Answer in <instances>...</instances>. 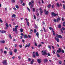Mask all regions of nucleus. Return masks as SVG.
Here are the masks:
<instances>
[{"label": "nucleus", "instance_id": "f257e3e1", "mask_svg": "<svg viewBox=\"0 0 65 65\" xmlns=\"http://www.w3.org/2000/svg\"><path fill=\"white\" fill-rule=\"evenodd\" d=\"M52 16L53 17H56V15H58V14H56L54 12H52L51 13Z\"/></svg>", "mask_w": 65, "mask_h": 65}, {"label": "nucleus", "instance_id": "f03ea898", "mask_svg": "<svg viewBox=\"0 0 65 65\" xmlns=\"http://www.w3.org/2000/svg\"><path fill=\"white\" fill-rule=\"evenodd\" d=\"M56 37L58 38H62V37L61 35H58L57 34L56 35Z\"/></svg>", "mask_w": 65, "mask_h": 65}, {"label": "nucleus", "instance_id": "7ed1b4c3", "mask_svg": "<svg viewBox=\"0 0 65 65\" xmlns=\"http://www.w3.org/2000/svg\"><path fill=\"white\" fill-rule=\"evenodd\" d=\"M3 64H4L5 65H7V62H6V61L5 60H4V61L2 62Z\"/></svg>", "mask_w": 65, "mask_h": 65}, {"label": "nucleus", "instance_id": "20e7f679", "mask_svg": "<svg viewBox=\"0 0 65 65\" xmlns=\"http://www.w3.org/2000/svg\"><path fill=\"white\" fill-rule=\"evenodd\" d=\"M37 61L38 63H40L41 62V59H37Z\"/></svg>", "mask_w": 65, "mask_h": 65}, {"label": "nucleus", "instance_id": "39448f33", "mask_svg": "<svg viewBox=\"0 0 65 65\" xmlns=\"http://www.w3.org/2000/svg\"><path fill=\"white\" fill-rule=\"evenodd\" d=\"M39 9L40 11L41 14L42 13H43V10L41 9V8H40Z\"/></svg>", "mask_w": 65, "mask_h": 65}, {"label": "nucleus", "instance_id": "423d86ee", "mask_svg": "<svg viewBox=\"0 0 65 65\" xmlns=\"http://www.w3.org/2000/svg\"><path fill=\"white\" fill-rule=\"evenodd\" d=\"M57 37H55V40H56L57 41V42H59V41H60V40L58 38H56Z\"/></svg>", "mask_w": 65, "mask_h": 65}, {"label": "nucleus", "instance_id": "0eeeda50", "mask_svg": "<svg viewBox=\"0 0 65 65\" xmlns=\"http://www.w3.org/2000/svg\"><path fill=\"white\" fill-rule=\"evenodd\" d=\"M44 11L45 12V14L47 15V14H48V11H46V10L45 9L44 10Z\"/></svg>", "mask_w": 65, "mask_h": 65}, {"label": "nucleus", "instance_id": "6e6552de", "mask_svg": "<svg viewBox=\"0 0 65 65\" xmlns=\"http://www.w3.org/2000/svg\"><path fill=\"white\" fill-rule=\"evenodd\" d=\"M30 46V43L28 44V45L26 44L25 46V48H26L27 47H29Z\"/></svg>", "mask_w": 65, "mask_h": 65}, {"label": "nucleus", "instance_id": "1a4fd4ad", "mask_svg": "<svg viewBox=\"0 0 65 65\" xmlns=\"http://www.w3.org/2000/svg\"><path fill=\"white\" fill-rule=\"evenodd\" d=\"M24 37H23V38L25 39V38H28V36L26 35H24Z\"/></svg>", "mask_w": 65, "mask_h": 65}, {"label": "nucleus", "instance_id": "9d476101", "mask_svg": "<svg viewBox=\"0 0 65 65\" xmlns=\"http://www.w3.org/2000/svg\"><path fill=\"white\" fill-rule=\"evenodd\" d=\"M42 55H47L46 53V52L45 51H44V52L42 53Z\"/></svg>", "mask_w": 65, "mask_h": 65}, {"label": "nucleus", "instance_id": "9b49d317", "mask_svg": "<svg viewBox=\"0 0 65 65\" xmlns=\"http://www.w3.org/2000/svg\"><path fill=\"white\" fill-rule=\"evenodd\" d=\"M6 31L5 30H2L1 33H6Z\"/></svg>", "mask_w": 65, "mask_h": 65}, {"label": "nucleus", "instance_id": "f8f14e48", "mask_svg": "<svg viewBox=\"0 0 65 65\" xmlns=\"http://www.w3.org/2000/svg\"><path fill=\"white\" fill-rule=\"evenodd\" d=\"M36 55L37 57H38V56H39V55H38V52H36Z\"/></svg>", "mask_w": 65, "mask_h": 65}, {"label": "nucleus", "instance_id": "ddd939ff", "mask_svg": "<svg viewBox=\"0 0 65 65\" xmlns=\"http://www.w3.org/2000/svg\"><path fill=\"white\" fill-rule=\"evenodd\" d=\"M33 62H34V60L33 59L32 60V61L30 62V64H33Z\"/></svg>", "mask_w": 65, "mask_h": 65}, {"label": "nucleus", "instance_id": "4468645a", "mask_svg": "<svg viewBox=\"0 0 65 65\" xmlns=\"http://www.w3.org/2000/svg\"><path fill=\"white\" fill-rule=\"evenodd\" d=\"M5 41L4 40L1 41V43H5Z\"/></svg>", "mask_w": 65, "mask_h": 65}, {"label": "nucleus", "instance_id": "2eb2a0df", "mask_svg": "<svg viewBox=\"0 0 65 65\" xmlns=\"http://www.w3.org/2000/svg\"><path fill=\"white\" fill-rule=\"evenodd\" d=\"M61 25L59 24L58 25V28H61Z\"/></svg>", "mask_w": 65, "mask_h": 65}, {"label": "nucleus", "instance_id": "dca6fc26", "mask_svg": "<svg viewBox=\"0 0 65 65\" xmlns=\"http://www.w3.org/2000/svg\"><path fill=\"white\" fill-rule=\"evenodd\" d=\"M32 5V3H31V2H29V3H28V5L29 6H30V5Z\"/></svg>", "mask_w": 65, "mask_h": 65}, {"label": "nucleus", "instance_id": "f3484780", "mask_svg": "<svg viewBox=\"0 0 65 65\" xmlns=\"http://www.w3.org/2000/svg\"><path fill=\"white\" fill-rule=\"evenodd\" d=\"M20 30L21 32H23V29L21 28Z\"/></svg>", "mask_w": 65, "mask_h": 65}, {"label": "nucleus", "instance_id": "a211bd4d", "mask_svg": "<svg viewBox=\"0 0 65 65\" xmlns=\"http://www.w3.org/2000/svg\"><path fill=\"white\" fill-rule=\"evenodd\" d=\"M12 18H13V17H14V18H15V15L14 14H13L12 15Z\"/></svg>", "mask_w": 65, "mask_h": 65}, {"label": "nucleus", "instance_id": "6ab92c4d", "mask_svg": "<svg viewBox=\"0 0 65 65\" xmlns=\"http://www.w3.org/2000/svg\"><path fill=\"white\" fill-rule=\"evenodd\" d=\"M57 5L58 7H60V5L58 3H57L56 4Z\"/></svg>", "mask_w": 65, "mask_h": 65}, {"label": "nucleus", "instance_id": "aec40b11", "mask_svg": "<svg viewBox=\"0 0 65 65\" xmlns=\"http://www.w3.org/2000/svg\"><path fill=\"white\" fill-rule=\"evenodd\" d=\"M6 27H7V28H8L9 27L8 26V25L7 23H6Z\"/></svg>", "mask_w": 65, "mask_h": 65}, {"label": "nucleus", "instance_id": "412c9836", "mask_svg": "<svg viewBox=\"0 0 65 65\" xmlns=\"http://www.w3.org/2000/svg\"><path fill=\"white\" fill-rule=\"evenodd\" d=\"M9 36L10 38V39H11L12 38V37H11V35H9Z\"/></svg>", "mask_w": 65, "mask_h": 65}, {"label": "nucleus", "instance_id": "4be33fe9", "mask_svg": "<svg viewBox=\"0 0 65 65\" xmlns=\"http://www.w3.org/2000/svg\"><path fill=\"white\" fill-rule=\"evenodd\" d=\"M59 63L60 64H62V61L60 60H59Z\"/></svg>", "mask_w": 65, "mask_h": 65}, {"label": "nucleus", "instance_id": "5701e85b", "mask_svg": "<svg viewBox=\"0 0 65 65\" xmlns=\"http://www.w3.org/2000/svg\"><path fill=\"white\" fill-rule=\"evenodd\" d=\"M36 35L37 37H38V36H39V34H38V32H37L36 33Z\"/></svg>", "mask_w": 65, "mask_h": 65}, {"label": "nucleus", "instance_id": "b1692460", "mask_svg": "<svg viewBox=\"0 0 65 65\" xmlns=\"http://www.w3.org/2000/svg\"><path fill=\"white\" fill-rule=\"evenodd\" d=\"M59 51L60 52H62V50L60 48H59Z\"/></svg>", "mask_w": 65, "mask_h": 65}, {"label": "nucleus", "instance_id": "393cba45", "mask_svg": "<svg viewBox=\"0 0 65 65\" xmlns=\"http://www.w3.org/2000/svg\"><path fill=\"white\" fill-rule=\"evenodd\" d=\"M63 8L64 9H65V5L64 4L63 5Z\"/></svg>", "mask_w": 65, "mask_h": 65}, {"label": "nucleus", "instance_id": "a878e982", "mask_svg": "<svg viewBox=\"0 0 65 65\" xmlns=\"http://www.w3.org/2000/svg\"><path fill=\"white\" fill-rule=\"evenodd\" d=\"M43 29H44V32H46V30H45V28H44V27H43Z\"/></svg>", "mask_w": 65, "mask_h": 65}, {"label": "nucleus", "instance_id": "bb28decb", "mask_svg": "<svg viewBox=\"0 0 65 65\" xmlns=\"http://www.w3.org/2000/svg\"><path fill=\"white\" fill-rule=\"evenodd\" d=\"M27 26H29V23L28 22H27Z\"/></svg>", "mask_w": 65, "mask_h": 65}, {"label": "nucleus", "instance_id": "cd10ccee", "mask_svg": "<svg viewBox=\"0 0 65 65\" xmlns=\"http://www.w3.org/2000/svg\"><path fill=\"white\" fill-rule=\"evenodd\" d=\"M28 61H29V62H30V61H31V59L30 58H29L28 59Z\"/></svg>", "mask_w": 65, "mask_h": 65}, {"label": "nucleus", "instance_id": "c85d7f7f", "mask_svg": "<svg viewBox=\"0 0 65 65\" xmlns=\"http://www.w3.org/2000/svg\"><path fill=\"white\" fill-rule=\"evenodd\" d=\"M51 5L49 4L48 6L47 7H48V8H50V7H51Z\"/></svg>", "mask_w": 65, "mask_h": 65}, {"label": "nucleus", "instance_id": "c756f323", "mask_svg": "<svg viewBox=\"0 0 65 65\" xmlns=\"http://www.w3.org/2000/svg\"><path fill=\"white\" fill-rule=\"evenodd\" d=\"M0 22L1 23H2L3 22V21H2V20L1 19H0Z\"/></svg>", "mask_w": 65, "mask_h": 65}, {"label": "nucleus", "instance_id": "7c9ffc66", "mask_svg": "<svg viewBox=\"0 0 65 65\" xmlns=\"http://www.w3.org/2000/svg\"><path fill=\"white\" fill-rule=\"evenodd\" d=\"M12 3H14L15 2V1L14 0H11Z\"/></svg>", "mask_w": 65, "mask_h": 65}, {"label": "nucleus", "instance_id": "2f4dec72", "mask_svg": "<svg viewBox=\"0 0 65 65\" xmlns=\"http://www.w3.org/2000/svg\"><path fill=\"white\" fill-rule=\"evenodd\" d=\"M15 53H17V49H15L14 50Z\"/></svg>", "mask_w": 65, "mask_h": 65}, {"label": "nucleus", "instance_id": "473e14b6", "mask_svg": "<svg viewBox=\"0 0 65 65\" xmlns=\"http://www.w3.org/2000/svg\"><path fill=\"white\" fill-rule=\"evenodd\" d=\"M44 62H47V59H44Z\"/></svg>", "mask_w": 65, "mask_h": 65}, {"label": "nucleus", "instance_id": "72a5a7b5", "mask_svg": "<svg viewBox=\"0 0 65 65\" xmlns=\"http://www.w3.org/2000/svg\"><path fill=\"white\" fill-rule=\"evenodd\" d=\"M15 7L16 8H17V9H18L19 8V6L18 5L16 6Z\"/></svg>", "mask_w": 65, "mask_h": 65}, {"label": "nucleus", "instance_id": "f704fd0d", "mask_svg": "<svg viewBox=\"0 0 65 65\" xmlns=\"http://www.w3.org/2000/svg\"><path fill=\"white\" fill-rule=\"evenodd\" d=\"M10 55H12V53L11 52H10Z\"/></svg>", "mask_w": 65, "mask_h": 65}, {"label": "nucleus", "instance_id": "c9c22d12", "mask_svg": "<svg viewBox=\"0 0 65 65\" xmlns=\"http://www.w3.org/2000/svg\"><path fill=\"white\" fill-rule=\"evenodd\" d=\"M19 46L20 48L22 47V45H19Z\"/></svg>", "mask_w": 65, "mask_h": 65}, {"label": "nucleus", "instance_id": "e433bc0d", "mask_svg": "<svg viewBox=\"0 0 65 65\" xmlns=\"http://www.w3.org/2000/svg\"><path fill=\"white\" fill-rule=\"evenodd\" d=\"M42 45L41 44H40L39 45H38V47H40V46H42Z\"/></svg>", "mask_w": 65, "mask_h": 65}, {"label": "nucleus", "instance_id": "4c0bfd02", "mask_svg": "<svg viewBox=\"0 0 65 65\" xmlns=\"http://www.w3.org/2000/svg\"><path fill=\"white\" fill-rule=\"evenodd\" d=\"M34 32L35 33H36V29H35L34 30Z\"/></svg>", "mask_w": 65, "mask_h": 65}, {"label": "nucleus", "instance_id": "58836bf2", "mask_svg": "<svg viewBox=\"0 0 65 65\" xmlns=\"http://www.w3.org/2000/svg\"><path fill=\"white\" fill-rule=\"evenodd\" d=\"M34 19H35V20H36V17H35V16L34 15Z\"/></svg>", "mask_w": 65, "mask_h": 65}, {"label": "nucleus", "instance_id": "ea45409f", "mask_svg": "<svg viewBox=\"0 0 65 65\" xmlns=\"http://www.w3.org/2000/svg\"><path fill=\"white\" fill-rule=\"evenodd\" d=\"M57 54V55L58 57H60V55H59L58 54Z\"/></svg>", "mask_w": 65, "mask_h": 65}, {"label": "nucleus", "instance_id": "a19ab883", "mask_svg": "<svg viewBox=\"0 0 65 65\" xmlns=\"http://www.w3.org/2000/svg\"><path fill=\"white\" fill-rule=\"evenodd\" d=\"M65 22H64L63 23V26H65Z\"/></svg>", "mask_w": 65, "mask_h": 65}, {"label": "nucleus", "instance_id": "79ce46f5", "mask_svg": "<svg viewBox=\"0 0 65 65\" xmlns=\"http://www.w3.org/2000/svg\"><path fill=\"white\" fill-rule=\"evenodd\" d=\"M27 8L28 9V11H29V12L30 11V9H29V8L28 7H27Z\"/></svg>", "mask_w": 65, "mask_h": 65}, {"label": "nucleus", "instance_id": "37998d69", "mask_svg": "<svg viewBox=\"0 0 65 65\" xmlns=\"http://www.w3.org/2000/svg\"><path fill=\"white\" fill-rule=\"evenodd\" d=\"M32 11L33 12L35 11V8H33V9L32 10Z\"/></svg>", "mask_w": 65, "mask_h": 65}, {"label": "nucleus", "instance_id": "c03bdc74", "mask_svg": "<svg viewBox=\"0 0 65 65\" xmlns=\"http://www.w3.org/2000/svg\"><path fill=\"white\" fill-rule=\"evenodd\" d=\"M15 28H18V27H19V26H18V25H17L15 26Z\"/></svg>", "mask_w": 65, "mask_h": 65}, {"label": "nucleus", "instance_id": "a18cd8bd", "mask_svg": "<svg viewBox=\"0 0 65 65\" xmlns=\"http://www.w3.org/2000/svg\"><path fill=\"white\" fill-rule=\"evenodd\" d=\"M31 2H32V3H33L34 2V1L33 0H32L31 1Z\"/></svg>", "mask_w": 65, "mask_h": 65}, {"label": "nucleus", "instance_id": "49530a36", "mask_svg": "<svg viewBox=\"0 0 65 65\" xmlns=\"http://www.w3.org/2000/svg\"><path fill=\"white\" fill-rule=\"evenodd\" d=\"M48 47L49 48H50L51 49V46H48Z\"/></svg>", "mask_w": 65, "mask_h": 65}, {"label": "nucleus", "instance_id": "de8ad7c7", "mask_svg": "<svg viewBox=\"0 0 65 65\" xmlns=\"http://www.w3.org/2000/svg\"><path fill=\"white\" fill-rule=\"evenodd\" d=\"M35 46H37V44H36V42H35Z\"/></svg>", "mask_w": 65, "mask_h": 65}, {"label": "nucleus", "instance_id": "09e8293b", "mask_svg": "<svg viewBox=\"0 0 65 65\" xmlns=\"http://www.w3.org/2000/svg\"><path fill=\"white\" fill-rule=\"evenodd\" d=\"M25 3H23L22 4V6H25Z\"/></svg>", "mask_w": 65, "mask_h": 65}, {"label": "nucleus", "instance_id": "8fccbe9b", "mask_svg": "<svg viewBox=\"0 0 65 65\" xmlns=\"http://www.w3.org/2000/svg\"><path fill=\"white\" fill-rule=\"evenodd\" d=\"M54 21L55 23H56V19H55L54 20Z\"/></svg>", "mask_w": 65, "mask_h": 65}, {"label": "nucleus", "instance_id": "3c124183", "mask_svg": "<svg viewBox=\"0 0 65 65\" xmlns=\"http://www.w3.org/2000/svg\"><path fill=\"white\" fill-rule=\"evenodd\" d=\"M48 56H51V55L50 53H48Z\"/></svg>", "mask_w": 65, "mask_h": 65}, {"label": "nucleus", "instance_id": "603ef678", "mask_svg": "<svg viewBox=\"0 0 65 65\" xmlns=\"http://www.w3.org/2000/svg\"><path fill=\"white\" fill-rule=\"evenodd\" d=\"M5 49H6V50H8V48L6 47H5Z\"/></svg>", "mask_w": 65, "mask_h": 65}, {"label": "nucleus", "instance_id": "864d4df0", "mask_svg": "<svg viewBox=\"0 0 65 65\" xmlns=\"http://www.w3.org/2000/svg\"><path fill=\"white\" fill-rule=\"evenodd\" d=\"M15 31L17 30V28H15L14 29Z\"/></svg>", "mask_w": 65, "mask_h": 65}, {"label": "nucleus", "instance_id": "5fc2aeb1", "mask_svg": "<svg viewBox=\"0 0 65 65\" xmlns=\"http://www.w3.org/2000/svg\"><path fill=\"white\" fill-rule=\"evenodd\" d=\"M61 31L62 33H63V30H62V29H61Z\"/></svg>", "mask_w": 65, "mask_h": 65}, {"label": "nucleus", "instance_id": "6e6d98bb", "mask_svg": "<svg viewBox=\"0 0 65 65\" xmlns=\"http://www.w3.org/2000/svg\"><path fill=\"white\" fill-rule=\"evenodd\" d=\"M62 29L63 30H65V28H64L63 27H62Z\"/></svg>", "mask_w": 65, "mask_h": 65}, {"label": "nucleus", "instance_id": "4d7b16f0", "mask_svg": "<svg viewBox=\"0 0 65 65\" xmlns=\"http://www.w3.org/2000/svg\"><path fill=\"white\" fill-rule=\"evenodd\" d=\"M33 57H34V58H35V55L34 54L33 55Z\"/></svg>", "mask_w": 65, "mask_h": 65}, {"label": "nucleus", "instance_id": "13d9d810", "mask_svg": "<svg viewBox=\"0 0 65 65\" xmlns=\"http://www.w3.org/2000/svg\"><path fill=\"white\" fill-rule=\"evenodd\" d=\"M4 53L5 54H6V53H7V52L6 51H4Z\"/></svg>", "mask_w": 65, "mask_h": 65}, {"label": "nucleus", "instance_id": "bf43d9fd", "mask_svg": "<svg viewBox=\"0 0 65 65\" xmlns=\"http://www.w3.org/2000/svg\"><path fill=\"white\" fill-rule=\"evenodd\" d=\"M49 29H50L51 30H52V27H49Z\"/></svg>", "mask_w": 65, "mask_h": 65}, {"label": "nucleus", "instance_id": "052dcab7", "mask_svg": "<svg viewBox=\"0 0 65 65\" xmlns=\"http://www.w3.org/2000/svg\"><path fill=\"white\" fill-rule=\"evenodd\" d=\"M62 53H64V51L63 50H62Z\"/></svg>", "mask_w": 65, "mask_h": 65}, {"label": "nucleus", "instance_id": "680f3d73", "mask_svg": "<svg viewBox=\"0 0 65 65\" xmlns=\"http://www.w3.org/2000/svg\"><path fill=\"white\" fill-rule=\"evenodd\" d=\"M59 22V20L57 19V23L58 22Z\"/></svg>", "mask_w": 65, "mask_h": 65}, {"label": "nucleus", "instance_id": "e2e57ef3", "mask_svg": "<svg viewBox=\"0 0 65 65\" xmlns=\"http://www.w3.org/2000/svg\"><path fill=\"white\" fill-rule=\"evenodd\" d=\"M57 19L59 21H60V20H61V19H60V18H57Z\"/></svg>", "mask_w": 65, "mask_h": 65}, {"label": "nucleus", "instance_id": "0e129e2a", "mask_svg": "<svg viewBox=\"0 0 65 65\" xmlns=\"http://www.w3.org/2000/svg\"><path fill=\"white\" fill-rule=\"evenodd\" d=\"M57 53H60V52L59 50H57Z\"/></svg>", "mask_w": 65, "mask_h": 65}, {"label": "nucleus", "instance_id": "69168bd1", "mask_svg": "<svg viewBox=\"0 0 65 65\" xmlns=\"http://www.w3.org/2000/svg\"><path fill=\"white\" fill-rule=\"evenodd\" d=\"M5 10L6 11H7V8H5Z\"/></svg>", "mask_w": 65, "mask_h": 65}, {"label": "nucleus", "instance_id": "338daca9", "mask_svg": "<svg viewBox=\"0 0 65 65\" xmlns=\"http://www.w3.org/2000/svg\"><path fill=\"white\" fill-rule=\"evenodd\" d=\"M22 42H23V43H24L25 42V41L24 40H22Z\"/></svg>", "mask_w": 65, "mask_h": 65}, {"label": "nucleus", "instance_id": "774afa93", "mask_svg": "<svg viewBox=\"0 0 65 65\" xmlns=\"http://www.w3.org/2000/svg\"><path fill=\"white\" fill-rule=\"evenodd\" d=\"M18 58H19V59H21V57L20 56H19Z\"/></svg>", "mask_w": 65, "mask_h": 65}]
</instances>
